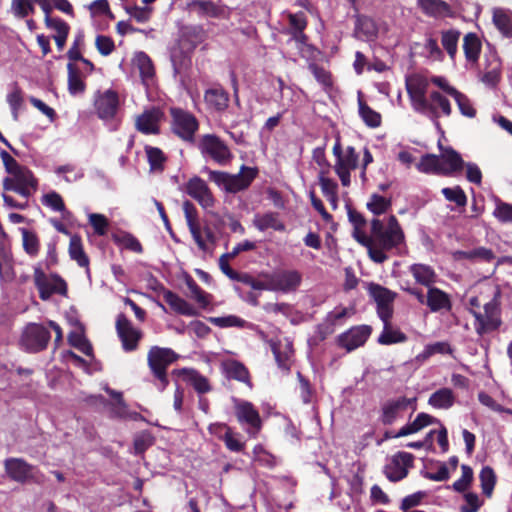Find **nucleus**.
Returning <instances> with one entry per match:
<instances>
[{
  "label": "nucleus",
  "instance_id": "1",
  "mask_svg": "<svg viewBox=\"0 0 512 512\" xmlns=\"http://www.w3.org/2000/svg\"><path fill=\"white\" fill-rule=\"evenodd\" d=\"M358 243L367 248L370 259L377 264L384 263L390 255L402 256L406 251L405 233L394 215L388 217L386 224L373 218L371 235L361 237Z\"/></svg>",
  "mask_w": 512,
  "mask_h": 512
},
{
  "label": "nucleus",
  "instance_id": "2",
  "mask_svg": "<svg viewBox=\"0 0 512 512\" xmlns=\"http://www.w3.org/2000/svg\"><path fill=\"white\" fill-rule=\"evenodd\" d=\"M8 176L2 181L4 191H13L28 199L38 188V180L30 169L21 166L7 151L0 152Z\"/></svg>",
  "mask_w": 512,
  "mask_h": 512
},
{
  "label": "nucleus",
  "instance_id": "3",
  "mask_svg": "<svg viewBox=\"0 0 512 512\" xmlns=\"http://www.w3.org/2000/svg\"><path fill=\"white\" fill-rule=\"evenodd\" d=\"M205 32L201 26H183L179 30L177 47L171 51V62L175 74L190 65V54L204 41Z\"/></svg>",
  "mask_w": 512,
  "mask_h": 512
},
{
  "label": "nucleus",
  "instance_id": "4",
  "mask_svg": "<svg viewBox=\"0 0 512 512\" xmlns=\"http://www.w3.org/2000/svg\"><path fill=\"white\" fill-rule=\"evenodd\" d=\"M209 180L228 193H237L247 189L258 174L257 168L242 165L240 172L229 174L223 171H214L205 168Z\"/></svg>",
  "mask_w": 512,
  "mask_h": 512
},
{
  "label": "nucleus",
  "instance_id": "5",
  "mask_svg": "<svg viewBox=\"0 0 512 512\" xmlns=\"http://www.w3.org/2000/svg\"><path fill=\"white\" fill-rule=\"evenodd\" d=\"M405 86L413 110L429 118L439 128L440 113L426 96L427 83L422 80H406Z\"/></svg>",
  "mask_w": 512,
  "mask_h": 512
},
{
  "label": "nucleus",
  "instance_id": "6",
  "mask_svg": "<svg viewBox=\"0 0 512 512\" xmlns=\"http://www.w3.org/2000/svg\"><path fill=\"white\" fill-rule=\"evenodd\" d=\"M171 114V130L183 141L193 144L195 134L199 129V122L194 114L182 108L172 107Z\"/></svg>",
  "mask_w": 512,
  "mask_h": 512
},
{
  "label": "nucleus",
  "instance_id": "7",
  "mask_svg": "<svg viewBox=\"0 0 512 512\" xmlns=\"http://www.w3.org/2000/svg\"><path fill=\"white\" fill-rule=\"evenodd\" d=\"M417 398H407L400 396L386 400L380 408L379 421L384 426H390L402 419L405 411L410 409V417L417 409Z\"/></svg>",
  "mask_w": 512,
  "mask_h": 512
},
{
  "label": "nucleus",
  "instance_id": "8",
  "mask_svg": "<svg viewBox=\"0 0 512 512\" xmlns=\"http://www.w3.org/2000/svg\"><path fill=\"white\" fill-rule=\"evenodd\" d=\"M34 283L42 300H48L53 294L67 295V284L58 275H46L40 267L34 268Z\"/></svg>",
  "mask_w": 512,
  "mask_h": 512
},
{
  "label": "nucleus",
  "instance_id": "9",
  "mask_svg": "<svg viewBox=\"0 0 512 512\" xmlns=\"http://www.w3.org/2000/svg\"><path fill=\"white\" fill-rule=\"evenodd\" d=\"M6 474L10 479L18 483H26L27 481H33L37 484L44 482V475L38 473V471L21 458H8L4 462Z\"/></svg>",
  "mask_w": 512,
  "mask_h": 512
},
{
  "label": "nucleus",
  "instance_id": "10",
  "mask_svg": "<svg viewBox=\"0 0 512 512\" xmlns=\"http://www.w3.org/2000/svg\"><path fill=\"white\" fill-rule=\"evenodd\" d=\"M484 312L471 310L475 318L474 328L479 336L497 330L501 324L500 312L497 302L493 299L484 304Z\"/></svg>",
  "mask_w": 512,
  "mask_h": 512
},
{
  "label": "nucleus",
  "instance_id": "11",
  "mask_svg": "<svg viewBox=\"0 0 512 512\" xmlns=\"http://www.w3.org/2000/svg\"><path fill=\"white\" fill-rule=\"evenodd\" d=\"M235 415L238 422L251 436H256L262 427V420L254 405L246 400L233 398Z\"/></svg>",
  "mask_w": 512,
  "mask_h": 512
},
{
  "label": "nucleus",
  "instance_id": "12",
  "mask_svg": "<svg viewBox=\"0 0 512 512\" xmlns=\"http://www.w3.org/2000/svg\"><path fill=\"white\" fill-rule=\"evenodd\" d=\"M205 158H211L220 165H224L232 158L228 146L214 134L204 135L198 145Z\"/></svg>",
  "mask_w": 512,
  "mask_h": 512
},
{
  "label": "nucleus",
  "instance_id": "13",
  "mask_svg": "<svg viewBox=\"0 0 512 512\" xmlns=\"http://www.w3.org/2000/svg\"><path fill=\"white\" fill-rule=\"evenodd\" d=\"M50 332L44 326L36 323L28 324L21 336V346L28 352H39L47 347Z\"/></svg>",
  "mask_w": 512,
  "mask_h": 512
},
{
  "label": "nucleus",
  "instance_id": "14",
  "mask_svg": "<svg viewBox=\"0 0 512 512\" xmlns=\"http://www.w3.org/2000/svg\"><path fill=\"white\" fill-rule=\"evenodd\" d=\"M414 455L400 451L394 454L383 467V473L390 482H399L406 478L409 468L413 466Z\"/></svg>",
  "mask_w": 512,
  "mask_h": 512
},
{
  "label": "nucleus",
  "instance_id": "15",
  "mask_svg": "<svg viewBox=\"0 0 512 512\" xmlns=\"http://www.w3.org/2000/svg\"><path fill=\"white\" fill-rule=\"evenodd\" d=\"M271 292L284 294L294 292L302 282V275L297 270H277L268 273Z\"/></svg>",
  "mask_w": 512,
  "mask_h": 512
},
{
  "label": "nucleus",
  "instance_id": "16",
  "mask_svg": "<svg viewBox=\"0 0 512 512\" xmlns=\"http://www.w3.org/2000/svg\"><path fill=\"white\" fill-rule=\"evenodd\" d=\"M368 292L376 303L377 315L380 320H390L393 315L392 304L396 294L389 289L375 283L369 284Z\"/></svg>",
  "mask_w": 512,
  "mask_h": 512
},
{
  "label": "nucleus",
  "instance_id": "17",
  "mask_svg": "<svg viewBox=\"0 0 512 512\" xmlns=\"http://www.w3.org/2000/svg\"><path fill=\"white\" fill-rule=\"evenodd\" d=\"M372 332L369 325H360L351 328L339 336V345L351 352L365 344Z\"/></svg>",
  "mask_w": 512,
  "mask_h": 512
},
{
  "label": "nucleus",
  "instance_id": "18",
  "mask_svg": "<svg viewBox=\"0 0 512 512\" xmlns=\"http://www.w3.org/2000/svg\"><path fill=\"white\" fill-rule=\"evenodd\" d=\"M116 330L125 351H132L136 349L141 334L138 329L132 326L131 322L125 315H118Z\"/></svg>",
  "mask_w": 512,
  "mask_h": 512
},
{
  "label": "nucleus",
  "instance_id": "19",
  "mask_svg": "<svg viewBox=\"0 0 512 512\" xmlns=\"http://www.w3.org/2000/svg\"><path fill=\"white\" fill-rule=\"evenodd\" d=\"M133 68L139 73L142 84L146 87L148 95H150L149 89L155 82L156 71L155 67L144 52H137L132 60Z\"/></svg>",
  "mask_w": 512,
  "mask_h": 512
},
{
  "label": "nucleus",
  "instance_id": "20",
  "mask_svg": "<svg viewBox=\"0 0 512 512\" xmlns=\"http://www.w3.org/2000/svg\"><path fill=\"white\" fill-rule=\"evenodd\" d=\"M186 193L195 199L203 208L207 209L214 205V198L207 183L200 177L191 178L186 185Z\"/></svg>",
  "mask_w": 512,
  "mask_h": 512
},
{
  "label": "nucleus",
  "instance_id": "21",
  "mask_svg": "<svg viewBox=\"0 0 512 512\" xmlns=\"http://www.w3.org/2000/svg\"><path fill=\"white\" fill-rule=\"evenodd\" d=\"M438 146L441 151L439 159L442 165V175L450 176L462 170L464 161L461 155L451 147L443 148L440 142Z\"/></svg>",
  "mask_w": 512,
  "mask_h": 512
},
{
  "label": "nucleus",
  "instance_id": "22",
  "mask_svg": "<svg viewBox=\"0 0 512 512\" xmlns=\"http://www.w3.org/2000/svg\"><path fill=\"white\" fill-rule=\"evenodd\" d=\"M204 101L210 110L224 112L228 108L229 93L222 86L216 85L205 91Z\"/></svg>",
  "mask_w": 512,
  "mask_h": 512
},
{
  "label": "nucleus",
  "instance_id": "23",
  "mask_svg": "<svg viewBox=\"0 0 512 512\" xmlns=\"http://www.w3.org/2000/svg\"><path fill=\"white\" fill-rule=\"evenodd\" d=\"M118 104L117 94L112 90H106L97 97L95 108L100 118L109 119L115 116Z\"/></svg>",
  "mask_w": 512,
  "mask_h": 512
},
{
  "label": "nucleus",
  "instance_id": "24",
  "mask_svg": "<svg viewBox=\"0 0 512 512\" xmlns=\"http://www.w3.org/2000/svg\"><path fill=\"white\" fill-rule=\"evenodd\" d=\"M222 369L228 379L242 382L246 384L250 389L252 388L250 373L242 362L234 359L225 360L222 363Z\"/></svg>",
  "mask_w": 512,
  "mask_h": 512
},
{
  "label": "nucleus",
  "instance_id": "25",
  "mask_svg": "<svg viewBox=\"0 0 512 512\" xmlns=\"http://www.w3.org/2000/svg\"><path fill=\"white\" fill-rule=\"evenodd\" d=\"M160 110L152 108L145 110L136 120L137 129L145 134H156L159 131Z\"/></svg>",
  "mask_w": 512,
  "mask_h": 512
},
{
  "label": "nucleus",
  "instance_id": "26",
  "mask_svg": "<svg viewBox=\"0 0 512 512\" xmlns=\"http://www.w3.org/2000/svg\"><path fill=\"white\" fill-rule=\"evenodd\" d=\"M425 305L429 307L431 312H438L441 310L449 311L452 306L449 295L434 286L428 288Z\"/></svg>",
  "mask_w": 512,
  "mask_h": 512
},
{
  "label": "nucleus",
  "instance_id": "27",
  "mask_svg": "<svg viewBox=\"0 0 512 512\" xmlns=\"http://www.w3.org/2000/svg\"><path fill=\"white\" fill-rule=\"evenodd\" d=\"M409 272L414 277L416 283L427 288L433 286L437 281L435 270L427 264L414 263L409 266Z\"/></svg>",
  "mask_w": 512,
  "mask_h": 512
},
{
  "label": "nucleus",
  "instance_id": "28",
  "mask_svg": "<svg viewBox=\"0 0 512 512\" xmlns=\"http://www.w3.org/2000/svg\"><path fill=\"white\" fill-rule=\"evenodd\" d=\"M418 7L430 17H445L452 14L450 5L443 0H417Z\"/></svg>",
  "mask_w": 512,
  "mask_h": 512
},
{
  "label": "nucleus",
  "instance_id": "29",
  "mask_svg": "<svg viewBox=\"0 0 512 512\" xmlns=\"http://www.w3.org/2000/svg\"><path fill=\"white\" fill-rule=\"evenodd\" d=\"M434 423H438V420L436 418L427 413L421 412L416 416V418L412 422L405 424L397 432H395V436L406 437L415 434L424 429L425 427Z\"/></svg>",
  "mask_w": 512,
  "mask_h": 512
},
{
  "label": "nucleus",
  "instance_id": "30",
  "mask_svg": "<svg viewBox=\"0 0 512 512\" xmlns=\"http://www.w3.org/2000/svg\"><path fill=\"white\" fill-rule=\"evenodd\" d=\"M354 35L360 40L374 39L377 36V27L373 19L365 15H356Z\"/></svg>",
  "mask_w": 512,
  "mask_h": 512
},
{
  "label": "nucleus",
  "instance_id": "31",
  "mask_svg": "<svg viewBox=\"0 0 512 512\" xmlns=\"http://www.w3.org/2000/svg\"><path fill=\"white\" fill-rule=\"evenodd\" d=\"M253 225L256 229L264 232L268 229L282 232L285 230V224L279 219L276 212H267L265 214H256L253 219Z\"/></svg>",
  "mask_w": 512,
  "mask_h": 512
},
{
  "label": "nucleus",
  "instance_id": "32",
  "mask_svg": "<svg viewBox=\"0 0 512 512\" xmlns=\"http://www.w3.org/2000/svg\"><path fill=\"white\" fill-rule=\"evenodd\" d=\"M453 257L456 260L467 259L472 262H486L490 263L495 255L493 251L485 247H477L471 250H458L453 253Z\"/></svg>",
  "mask_w": 512,
  "mask_h": 512
},
{
  "label": "nucleus",
  "instance_id": "33",
  "mask_svg": "<svg viewBox=\"0 0 512 512\" xmlns=\"http://www.w3.org/2000/svg\"><path fill=\"white\" fill-rule=\"evenodd\" d=\"M492 21L504 37L512 38V11L503 8H495L493 10Z\"/></svg>",
  "mask_w": 512,
  "mask_h": 512
},
{
  "label": "nucleus",
  "instance_id": "34",
  "mask_svg": "<svg viewBox=\"0 0 512 512\" xmlns=\"http://www.w3.org/2000/svg\"><path fill=\"white\" fill-rule=\"evenodd\" d=\"M164 298L171 308L181 315H199V311L193 305L171 291H164Z\"/></svg>",
  "mask_w": 512,
  "mask_h": 512
},
{
  "label": "nucleus",
  "instance_id": "35",
  "mask_svg": "<svg viewBox=\"0 0 512 512\" xmlns=\"http://www.w3.org/2000/svg\"><path fill=\"white\" fill-rule=\"evenodd\" d=\"M383 322V330L379 335L377 342L381 345H392L397 343H403L407 341V336L400 329L393 328L390 320Z\"/></svg>",
  "mask_w": 512,
  "mask_h": 512
},
{
  "label": "nucleus",
  "instance_id": "36",
  "mask_svg": "<svg viewBox=\"0 0 512 512\" xmlns=\"http://www.w3.org/2000/svg\"><path fill=\"white\" fill-rule=\"evenodd\" d=\"M455 403V395L450 388H440L433 392L429 399L428 404L436 409L447 410Z\"/></svg>",
  "mask_w": 512,
  "mask_h": 512
},
{
  "label": "nucleus",
  "instance_id": "37",
  "mask_svg": "<svg viewBox=\"0 0 512 512\" xmlns=\"http://www.w3.org/2000/svg\"><path fill=\"white\" fill-rule=\"evenodd\" d=\"M46 26L55 30L56 35L54 36V39L56 45L59 50L63 49L68 36L69 26L63 20L52 17L46 18Z\"/></svg>",
  "mask_w": 512,
  "mask_h": 512
},
{
  "label": "nucleus",
  "instance_id": "38",
  "mask_svg": "<svg viewBox=\"0 0 512 512\" xmlns=\"http://www.w3.org/2000/svg\"><path fill=\"white\" fill-rule=\"evenodd\" d=\"M463 50L465 57L470 62H476L481 51V43L475 33H468L464 37Z\"/></svg>",
  "mask_w": 512,
  "mask_h": 512
},
{
  "label": "nucleus",
  "instance_id": "39",
  "mask_svg": "<svg viewBox=\"0 0 512 512\" xmlns=\"http://www.w3.org/2000/svg\"><path fill=\"white\" fill-rule=\"evenodd\" d=\"M215 429H225L226 430L222 439H223L226 447L230 451L240 452L243 449L244 445L241 442V440L232 433L230 427H228L226 424L216 423V424H211L209 426V430L211 433H213Z\"/></svg>",
  "mask_w": 512,
  "mask_h": 512
},
{
  "label": "nucleus",
  "instance_id": "40",
  "mask_svg": "<svg viewBox=\"0 0 512 512\" xmlns=\"http://www.w3.org/2000/svg\"><path fill=\"white\" fill-rule=\"evenodd\" d=\"M346 208L348 220L353 226L352 237L358 242V239H361V237L368 236L362 231V228L366 225V219L360 212L353 209L351 206L346 205Z\"/></svg>",
  "mask_w": 512,
  "mask_h": 512
},
{
  "label": "nucleus",
  "instance_id": "41",
  "mask_svg": "<svg viewBox=\"0 0 512 512\" xmlns=\"http://www.w3.org/2000/svg\"><path fill=\"white\" fill-rule=\"evenodd\" d=\"M416 168L426 174H442L441 160L434 154L424 155L417 163Z\"/></svg>",
  "mask_w": 512,
  "mask_h": 512
},
{
  "label": "nucleus",
  "instance_id": "42",
  "mask_svg": "<svg viewBox=\"0 0 512 512\" xmlns=\"http://www.w3.org/2000/svg\"><path fill=\"white\" fill-rule=\"evenodd\" d=\"M69 254L71 259L75 260L79 266L88 267L89 259L83 250L81 238L78 235H73L70 238Z\"/></svg>",
  "mask_w": 512,
  "mask_h": 512
},
{
  "label": "nucleus",
  "instance_id": "43",
  "mask_svg": "<svg viewBox=\"0 0 512 512\" xmlns=\"http://www.w3.org/2000/svg\"><path fill=\"white\" fill-rule=\"evenodd\" d=\"M41 202L44 206L50 208L55 212L62 213L63 218H67L69 212L66 210L63 198L55 191H50L44 194L41 198Z\"/></svg>",
  "mask_w": 512,
  "mask_h": 512
},
{
  "label": "nucleus",
  "instance_id": "44",
  "mask_svg": "<svg viewBox=\"0 0 512 512\" xmlns=\"http://www.w3.org/2000/svg\"><path fill=\"white\" fill-rule=\"evenodd\" d=\"M358 106H359V115L367 126H369L371 128H376V127L380 126V124H381L380 113L373 110L361 99L358 100Z\"/></svg>",
  "mask_w": 512,
  "mask_h": 512
},
{
  "label": "nucleus",
  "instance_id": "45",
  "mask_svg": "<svg viewBox=\"0 0 512 512\" xmlns=\"http://www.w3.org/2000/svg\"><path fill=\"white\" fill-rule=\"evenodd\" d=\"M19 231L22 235V244L25 252L31 257L37 256L40 246L37 235L27 228H20Z\"/></svg>",
  "mask_w": 512,
  "mask_h": 512
},
{
  "label": "nucleus",
  "instance_id": "46",
  "mask_svg": "<svg viewBox=\"0 0 512 512\" xmlns=\"http://www.w3.org/2000/svg\"><path fill=\"white\" fill-rule=\"evenodd\" d=\"M479 479L483 494L490 497L496 483L494 470L490 466H484L480 471Z\"/></svg>",
  "mask_w": 512,
  "mask_h": 512
},
{
  "label": "nucleus",
  "instance_id": "47",
  "mask_svg": "<svg viewBox=\"0 0 512 512\" xmlns=\"http://www.w3.org/2000/svg\"><path fill=\"white\" fill-rule=\"evenodd\" d=\"M6 100L11 108L13 119L17 121L24 99L21 89L16 84L13 85L11 91L7 94Z\"/></svg>",
  "mask_w": 512,
  "mask_h": 512
},
{
  "label": "nucleus",
  "instance_id": "48",
  "mask_svg": "<svg viewBox=\"0 0 512 512\" xmlns=\"http://www.w3.org/2000/svg\"><path fill=\"white\" fill-rule=\"evenodd\" d=\"M441 193L447 201L453 202L459 207H464L467 204V196L459 185L445 187L441 190Z\"/></svg>",
  "mask_w": 512,
  "mask_h": 512
},
{
  "label": "nucleus",
  "instance_id": "49",
  "mask_svg": "<svg viewBox=\"0 0 512 512\" xmlns=\"http://www.w3.org/2000/svg\"><path fill=\"white\" fill-rule=\"evenodd\" d=\"M391 206V201L379 194H372L366 204L367 209L378 216L385 213Z\"/></svg>",
  "mask_w": 512,
  "mask_h": 512
},
{
  "label": "nucleus",
  "instance_id": "50",
  "mask_svg": "<svg viewBox=\"0 0 512 512\" xmlns=\"http://www.w3.org/2000/svg\"><path fill=\"white\" fill-rule=\"evenodd\" d=\"M207 320L219 328H229V327L243 328L246 325V321L236 315H227V316H222V317H209Z\"/></svg>",
  "mask_w": 512,
  "mask_h": 512
},
{
  "label": "nucleus",
  "instance_id": "51",
  "mask_svg": "<svg viewBox=\"0 0 512 512\" xmlns=\"http://www.w3.org/2000/svg\"><path fill=\"white\" fill-rule=\"evenodd\" d=\"M67 69H68L69 92L73 95L83 92L85 85L81 79V76H80V73L78 72V70L71 63H69L67 65Z\"/></svg>",
  "mask_w": 512,
  "mask_h": 512
},
{
  "label": "nucleus",
  "instance_id": "52",
  "mask_svg": "<svg viewBox=\"0 0 512 512\" xmlns=\"http://www.w3.org/2000/svg\"><path fill=\"white\" fill-rule=\"evenodd\" d=\"M461 471V477L451 486V488L458 493L465 492L473 481V470L470 466L463 464L461 466Z\"/></svg>",
  "mask_w": 512,
  "mask_h": 512
},
{
  "label": "nucleus",
  "instance_id": "53",
  "mask_svg": "<svg viewBox=\"0 0 512 512\" xmlns=\"http://www.w3.org/2000/svg\"><path fill=\"white\" fill-rule=\"evenodd\" d=\"M459 37L460 32L456 30H448L442 33V45L451 58L456 55Z\"/></svg>",
  "mask_w": 512,
  "mask_h": 512
},
{
  "label": "nucleus",
  "instance_id": "54",
  "mask_svg": "<svg viewBox=\"0 0 512 512\" xmlns=\"http://www.w3.org/2000/svg\"><path fill=\"white\" fill-rule=\"evenodd\" d=\"M187 287L190 291L191 297L202 307L205 308L209 305L210 295L203 291L198 284L189 277L186 281Z\"/></svg>",
  "mask_w": 512,
  "mask_h": 512
},
{
  "label": "nucleus",
  "instance_id": "55",
  "mask_svg": "<svg viewBox=\"0 0 512 512\" xmlns=\"http://www.w3.org/2000/svg\"><path fill=\"white\" fill-rule=\"evenodd\" d=\"M428 100L437 108L439 113H442L445 116H450L452 112L451 104L440 92L432 91L429 94Z\"/></svg>",
  "mask_w": 512,
  "mask_h": 512
},
{
  "label": "nucleus",
  "instance_id": "56",
  "mask_svg": "<svg viewBox=\"0 0 512 512\" xmlns=\"http://www.w3.org/2000/svg\"><path fill=\"white\" fill-rule=\"evenodd\" d=\"M319 184H320L321 191H322L323 195L333 205H335V203L337 201V188H338L337 183L334 180L321 175L319 177Z\"/></svg>",
  "mask_w": 512,
  "mask_h": 512
},
{
  "label": "nucleus",
  "instance_id": "57",
  "mask_svg": "<svg viewBox=\"0 0 512 512\" xmlns=\"http://www.w3.org/2000/svg\"><path fill=\"white\" fill-rule=\"evenodd\" d=\"M460 113L468 118H473L476 115V110L471 104V101L469 98L463 94L460 91H457V93L453 96Z\"/></svg>",
  "mask_w": 512,
  "mask_h": 512
},
{
  "label": "nucleus",
  "instance_id": "58",
  "mask_svg": "<svg viewBox=\"0 0 512 512\" xmlns=\"http://www.w3.org/2000/svg\"><path fill=\"white\" fill-rule=\"evenodd\" d=\"M125 11L139 23L147 22L152 14V8L149 6L140 7L137 5L125 6Z\"/></svg>",
  "mask_w": 512,
  "mask_h": 512
},
{
  "label": "nucleus",
  "instance_id": "59",
  "mask_svg": "<svg viewBox=\"0 0 512 512\" xmlns=\"http://www.w3.org/2000/svg\"><path fill=\"white\" fill-rule=\"evenodd\" d=\"M333 327L326 321L316 327L315 333L308 339L309 346H317L320 342L324 341L328 335L333 333Z\"/></svg>",
  "mask_w": 512,
  "mask_h": 512
},
{
  "label": "nucleus",
  "instance_id": "60",
  "mask_svg": "<svg viewBox=\"0 0 512 512\" xmlns=\"http://www.w3.org/2000/svg\"><path fill=\"white\" fill-rule=\"evenodd\" d=\"M115 241L123 248L133 252H141L142 247L139 241L128 233H120L114 236Z\"/></svg>",
  "mask_w": 512,
  "mask_h": 512
},
{
  "label": "nucleus",
  "instance_id": "61",
  "mask_svg": "<svg viewBox=\"0 0 512 512\" xmlns=\"http://www.w3.org/2000/svg\"><path fill=\"white\" fill-rule=\"evenodd\" d=\"M105 391L113 398L116 399V404L114 405L112 409V413L121 418H125L128 416L127 413V406L122 398V393L115 391L113 389H110L109 387H105Z\"/></svg>",
  "mask_w": 512,
  "mask_h": 512
},
{
  "label": "nucleus",
  "instance_id": "62",
  "mask_svg": "<svg viewBox=\"0 0 512 512\" xmlns=\"http://www.w3.org/2000/svg\"><path fill=\"white\" fill-rule=\"evenodd\" d=\"M33 0H12L11 9L15 16L24 18L34 11Z\"/></svg>",
  "mask_w": 512,
  "mask_h": 512
},
{
  "label": "nucleus",
  "instance_id": "63",
  "mask_svg": "<svg viewBox=\"0 0 512 512\" xmlns=\"http://www.w3.org/2000/svg\"><path fill=\"white\" fill-rule=\"evenodd\" d=\"M493 215L502 223H512V204L499 201Z\"/></svg>",
  "mask_w": 512,
  "mask_h": 512
},
{
  "label": "nucleus",
  "instance_id": "64",
  "mask_svg": "<svg viewBox=\"0 0 512 512\" xmlns=\"http://www.w3.org/2000/svg\"><path fill=\"white\" fill-rule=\"evenodd\" d=\"M464 499L466 505L461 506V512H477L483 504L478 494L474 492H466L464 494Z\"/></svg>",
  "mask_w": 512,
  "mask_h": 512
}]
</instances>
